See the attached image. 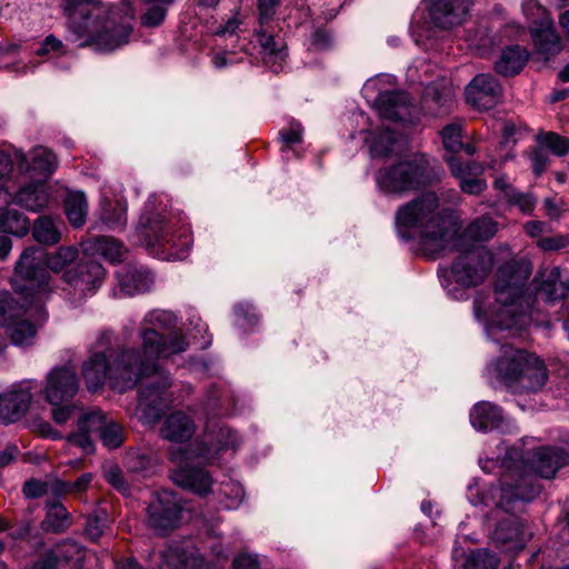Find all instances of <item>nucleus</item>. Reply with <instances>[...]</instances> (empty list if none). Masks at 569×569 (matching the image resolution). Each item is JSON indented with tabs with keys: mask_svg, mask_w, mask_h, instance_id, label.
<instances>
[{
	"mask_svg": "<svg viewBox=\"0 0 569 569\" xmlns=\"http://www.w3.org/2000/svg\"><path fill=\"white\" fill-rule=\"evenodd\" d=\"M176 325V317L167 310L149 312L141 328L142 355L139 360L152 376V382L144 386L139 393L137 415L144 423H154L163 409L172 401L167 392L170 386L166 371L157 365L159 359L169 358L186 351L188 343L180 335H171L164 338L160 330L170 329Z\"/></svg>",
	"mask_w": 569,
	"mask_h": 569,
	"instance_id": "obj_1",
	"label": "nucleus"
},
{
	"mask_svg": "<svg viewBox=\"0 0 569 569\" xmlns=\"http://www.w3.org/2000/svg\"><path fill=\"white\" fill-rule=\"evenodd\" d=\"M63 10L81 46L113 51L127 44L133 31L136 9L130 0L108 6L94 0H63Z\"/></svg>",
	"mask_w": 569,
	"mask_h": 569,
	"instance_id": "obj_2",
	"label": "nucleus"
},
{
	"mask_svg": "<svg viewBox=\"0 0 569 569\" xmlns=\"http://www.w3.org/2000/svg\"><path fill=\"white\" fill-rule=\"evenodd\" d=\"M397 226L408 238L418 237L433 252L460 248V224L452 211L441 209L435 192H426L402 204L396 212Z\"/></svg>",
	"mask_w": 569,
	"mask_h": 569,
	"instance_id": "obj_3",
	"label": "nucleus"
},
{
	"mask_svg": "<svg viewBox=\"0 0 569 569\" xmlns=\"http://www.w3.org/2000/svg\"><path fill=\"white\" fill-rule=\"evenodd\" d=\"M112 331L104 330L97 338V350L93 351L82 366V375L89 390H97L107 379L120 392L133 388L146 378L152 382V376L141 363L139 352L134 349H109L112 341Z\"/></svg>",
	"mask_w": 569,
	"mask_h": 569,
	"instance_id": "obj_4",
	"label": "nucleus"
},
{
	"mask_svg": "<svg viewBox=\"0 0 569 569\" xmlns=\"http://www.w3.org/2000/svg\"><path fill=\"white\" fill-rule=\"evenodd\" d=\"M540 492V487L533 478L527 473H517L515 471L506 473L499 487L490 489L489 498L496 505V512H505L495 528L492 539L497 545H510V549H521L528 539L527 532L519 519L511 512L517 509L521 502H528L535 499Z\"/></svg>",
	"mask_w": 569,
	"mask_h": 569,
	"instance_id": "obj_5",
	"label": "nucleus"
},
{
	"mask_svg": "<svg viewBox=\"0 0 569 569\" xmlns=\"http://www.w3.org/2000/svg\"><path fill=\"white\" fill-rule=\"evenodd\" d=\"M488 372L515 393L537 392L548 380L543 361L533 353L503 345Z\"/></svg>",
	"mask_w": 569,
	"mask_h": 569,
	"instance_id": "obj_6",
	"label": "nucleus"
},
{
	"mask_svg": "<svg viewBox=\"0 0 569 569\" xmlns=\"http://www.w3.org/2000/svg\"><path fill=\"white\" fill-rule=\"evenodd\" d=\"M146 248L150 254L167 261L187 258L192 244L189 227L177 217L154 213L151 202L140 218Z\"/></svg>",
	"mask_w": 569,
	"mask_h": 569,
	"instance_id": "obj_7",
	"label": "nucleus"
},
{
	"mask_svg": "<svg viewBox=\"0 0 569 569\" xmlns=\"http://www.w3.org/2000/svg\"><path fill=\"white\" fill-rule=\"evenodd\" d=\"M78 256L79 250L73 246H62L49 254L37 247L27 248L16 262L12 278L14 291H32L42 297V290L49 283V274L43 264L56 273L64 272Z\"/></svg>",
	"mask_w": 569,
	"mask_h": 569,
	"instance_id": "obj_8",
	"label": "nucleus"
},
{
	"mask_svg": "<svg viewBox=\"0 0 569 569\" xmlns=\"http://www.w3.org/2000/svg\"><path fill=\"white\" fill-rule=\"evenodd\" d=\"M14 292L18 295L16 299L9 296L0 298V322L7 328L13 345L28 347L34 343L38 328L47 315L41 296L32 291Z\"/></svg>",
	"mask_w": 569,
	"mask_h": 569,
	"instance_id": "obj_9",
	"label": "nucleus"
},
{
	"mask_svg": "<svg viewBox=\"0 0 569 569\" xmlns=\"http://www.w3.org/2000/svg\"><path fill=\"white\" fill-rule=\"evenodd\" d=\"M530 273L527 263L510 262L500 268L495 287L496 301L500 305L495 322L500 328L525 325V315L519 309Z\"/></svg>",
	"mask_w": 569,
	"mask_h": 569,
	"instance_id": "obj_10",
	"label": "nucleus"
},
{
	"mask_svg": "<svg viewBox=\"0 0 569 569\" xmlns=\"http://www.w3.org/2000/svg\"><path fill=\"white\" fill-rule=\"evenodd\" d=\"M436 174L426 154H413L408 159L380 168L376 173L378 189L386 194L405 196L430 184Z\"/></svg>",
	"mask_w": 569,
	"mask_h": 569,
	"instance_id": "obj_11",
	"label": "nucleus"
},
{
	"mask_svg": "<svg viewBox=\"0 0 569 569\" xmlns=\"http://www.w3.org/2000/svg\"><path fill=\"white\" fill-rule=\"evenodd\" d=\"M170 460L176 465L171 478L179 487L192 491L199 496H206L211 491L212 478L203 468L193 466L197 460L204 462L199 458L196 450L178 449L170 452Z\"/></svg>",
	"mask_w": 569,
	"mask_h": 569,
	"instance_id": "obj_12",
	"label": "nucleus"
},
{
	"mask_svg": "<svg viewBox=\"0 0 569 569\" xmlns=\"http://www.w3.org/2000/svg\"><path fill=\"white\" fill-rule=\"evenodd\" d=\"M104 279V268L93 260L81 261L62 274V280L68 286L76 302H81L94 296Z\"/></svg>",
	"mask_w": 569,
	"mask_h": 569,
	"instance_id": "obj_13",
	"label": "nucleus"
},
{
	"mask_svg": "<svg viewBox=\"0 0 569 569\" xmlns=\"http://www.w3.org/2000/svg\"><path fill=\"white\" fill-rule=\"evenodd\" d=\"M491 256L482 247H471L461 252L451 266V273L462 287H476L488 276Z\"/></svg>",
	"mask_w": 569,
	"mask_h": 569,
	"instance_id": "obj_14",
	"label": "nucleus"
},
{
	"mask_svg": "<svg viewBox=\"0 0 569 569\" xmlns=\"http://www.w3.org/2000/svg\"><path fill=\"white\" fill-rule=\"evenodd\" d=\"M522 11L530 21L529 29L536 47L543 53H556L560 49V39L553 29V21L537 0H526Z\"/></svg>",
	"mask_w": 569,
	"mask_h": 569,
	"instance_id": "obj_15",
	"label": "nucleus"
},
{
	"mask_svg": "<svg viewBox=\"0 0 569 569\" xmlns=\"http://www.w3.org/2000/svg\"><path fill=\"white\" fill-rule=\"evenodd\" d=\"M39 388L36 380H22L13 383L0 393V423L17 422L28 412L33 392Z\"/></svg>",
	"mask_w": 569,
	"mask_h": 569,
	"instance_id": "obj_16",
	"label": "nucleus"
},
{
	"mask_svg": "<svg viewBox=\"0 0 569 569\" xmlns=\"http://www.w3.org/2000/svg\"><path fill=\"white\" fill-rule=\"evenodd\" d=\"M181 506L177 496L169 490L156 492L148 507V523L158 532H166L177 527Z\"/></svg>",
	"mask_w": 569,
	"mask_h": 569,
	"instance_id": "obj_17",
	"label": "nucleus"
},
{
	"mask_svg": "<svg viewBox=\"0 0 569 569\" xmlns=\"http://www.w3.org/2000/svg\"><path fill=\"white\" fill-rule=\"evenodd\" d=\"M466 101L478 110L493 108L502 96L500 82L489 73L477 74L465 89Z\"/></svg>",
	"mask_w": 569,
	"mask_h": 569,
	"instance_id": "obj_18",
	"label": "nucleus"
},
{
	"mask_svg": "<svg viewBox=\"0 0 569 569\" xmlns=\"http://www.w3.org/2000/svg\"><path fill=\"white\" fill-rule=\"evenodd\" d=\"M79 381L74 369L61 367L52 369L47 376L44 397L48 402L58 406L76 396Z\"/></svg>",
	"mask_w": 569,
	"mask_h": 569,
	"instance_id": "obj_19",
	"label": "nucleus"
},
{
	"mask_svg": "<svg viewBox=\"0 0 569 569\" xmlns=\"http://www.w3.org/2000/svg\"><path fill=\"white\" fill-rule=\"evenodd\" d=\"M469 0H428L430 21L438 28L450 29L461 24L469 12Z\"/></svg>",
	"mask_w": 569,
	"mask_h": 569,
	"instance_id": "obj_20",
	"label": "nucleus"
},
{
	"mask_svg": "<svg viewBox=\"0 0 569 569\" xmlns=\"http://www.w3.org/2000/svg\"><path fill=\"white\" fill-rule=\"evenodd\" d=\"M82 559L81 548L66 541L46 552L30 569H81Z\"/></svg>",
	"mask_w": 569,
	"mask_h": 569,
	"instance_id": "obj_21",
	"label": "nucleus"
},
{
	"mask_svg": "<svg viewBox=\"0 0 569 569\" xmlns=\"http://www.w3.org/2000/svg\"><path fill=\"white\" fill-rule=\"evenodd\" d=\"M109 417L101 410H90L82 412L77 420V431L71 432L67 440L81 448L84 452L91 453L94 449L92 433L101 432Z\"/></svg>",
	"mask_w": 569,
	"mask_h": 569,
	"instance_id": "obj_22",
	"label": "nucleus"
},
{
	"mask_svg": "<svg viewBox=\"0 0 569 569\" xmlns=\"http://www.w3.org/2000/svg\"><path fill=\"white\" fill-rule=\"evenodd\" d=\"M378 114L383 119L406 121L411 116L409 97L402 91H386L379 93L375 101Z\"/></svg>",
	"mask_w": 569,
	"mask_h": 569,
	"instance_id": "obj_23",
	"label": "nucleus"
},
{
	"mask_svg": "<svg viewBox=\"0 0 569 569\" xmlns=\"http://www.w3.org/2000/svg\"><path fill=\"white\" fill-rule=\"evenodd\" d=\"M569 462V455L561 448L543 447L532 453L530 468L540 477L549 479Z\"/></svg>",
	"mask_w": 569,
	"mask_h": 569,
	"instance_id": "obj_24",
	"label": "nucleus"
},
{
	"mask_svg": "<svg viewBox=\"0 0 569 569\" xmlns=\"http://www.w3.org/2000/svg\"><path fill=\"white\" fill-rule=\"evenodd\" d=\"M17 157L19 159L20 169L32 172V177H37V180L40 181L48 178L57 168L56 156L43 147H36L31 151L30 162L22 152L17 153Z\"/></svg>",
	"mask_w": 569,
	"mask_h": 569,
	"instance_id": "obj_25",
	"label": "nucleus"
},
{
	"mask_svg": "<svg viewBox=\"0 0 569 569\" xmlns=\"http://www.w3.org/2000/svg\"><path fill=\"white\" fill-rule=\"evenodd\" d=\"M196 432L193 419L183 411H174L167 416L160 428L163 439L173 442H184L192 438Z\"/></svg>",
	"mask_w": 569,
	"mask_h": 569,
	"instance_id": "obj_26",
	"label": "nucleus"
},
{
	"mask_svg": "<svg viewBox=\"0 0 569 569\" xmlns=\"http://www.w3.org/2000/svg\"><path fill=\"white\" fill-rule=\"evenodd\" d=\"M118 278L121 290L130 296L149 291L154 280L149 270L133 267L122 268Z\"/></svg>",
	"mask_w": 569,
	"mask_h": 569,
	"instance_id": "obj_27",
	"label": "nucleus"
},
{
	"mask_svg": "<svg viewBox=\"0 0 569 569\" xmlns=\"http://www.w3.org/2000/svg\"><path fill=\"white\" fill-rule=\"evenodd\" d=\"M203 558L194 550L170 547L162 555L161 569H204Z\"/></svg>",
	"mask_w": 569,
	"mask_h": 569,
	"instance_id": "obj_28",
	"label": "nucleus"
},
{
	"mask_svg": "<svg viewBox=\"0 0 569 569\" xmlns=\"http://www.w3.org/2000/svg\"><path fill=\"white\" fill-rule=\"evenodd\" d=\"M502 420L501 409L488 401L476 403L470 411V422L478 431L498 428Z\"/></svg>",
	"mask_w": 569,
	"mask_h": 569,
	"instance_id": "obj_29",
	"label": "nucleus"
},
{
	"mask_svg": "<svg viewBox=\"0 0 569 569\" xmlns=\"http://www.w3.org/2000/svg\"><path fill=\"white\" fill-rule=\"evenodd\" d=\"M49 201V192L43 181L37 180L22 187L16 194L14 202L27 210L38 211Z\"/></svg>",
	"mask_w": 569,
	"mask_h": 569,
	"instance_id": "obj_30",
	"label": "nucleus"
},
{
	"mask_svg": "<svg viewBox=\"0 0 569 569\" xmlns=\"http://www.w3.org/2000/svg\"><path fill=\"white\" fill-rule=\"evenodd\" d=\"M528 60V52L519 46L503 49L499 59L495 62L496 71L505 77L519 73Z\"/></svg>",
	"mask_w": 569,
	"mask_h": 569,
	"instance_id": "obj_31",
	"label": "nucleus"
},
{
	"mask_svg": "<svg viewBox=\"0 0 569 569\" xmlns=\"http://www.w3.org/2000/svg\"><path fill=\"white\" fill-rule=\"evenodd\" d=\"M238 443L239 440L236 432H233L230 428L219 427L214 435V441L204 443L199 449V458H201L203 461H211L213 459V452L227 449L229 447L234 448L238 446Z\"/></svg>",
	"mask_w": 569,
	"mask_h": 569,
	"instance_id": "obj_32",
	"label": "nucleus"
},
{
	"mask_svg": "<svg viewBox=\"0 0 569 569\" xmlns=\"http://www.w3.org/2000/svg\"><path fill=\"white\" fill-rule=\"evenodd\" d=\"M366 143L373 158H385L393 151L396 136L388 128L378 131H369L366 137Z\"/></svg>",
	"mask_w": 569,
	"mask_h": 569,
	"instance_id": "obj_33",
	"label": "nucleus"
},
{
	"mask_svg": "<svg viewBox=\"0 0 569 569\" xmlns=\"http://www.w3.org/2000/svg\"><path fill=\"white\" fill-rule=\"evenodd\" d=\"M64 210L69 222L79 228L84 224L88 214V202L83 192L70 191L64 200Z\"/></svg>",
	"mask_w": 569,
	"mask_h": 569,
	"instance_id": "obj_34",
	"label": "nucleus"
},
{
	"mask_svg": "<svg viewBox=\"0 0 569 569\" xmlns=\"http://www.w3.org/2000/svg\"><path fill=\"white\" fill-rule=\"evenodd\" d=\"M61 223L50 217H40L34 221L32 236L41 244L53 246L61 239Z\"/></svg>",
	"mask_w": 569,
	"mask_h": 569,
	"instance_id": "obj_35",
	"label": "nucleus"
},
{
	"mask_svg": "<svg viewBox=\"0 0 569 569\" xmlns=\"http://www.w3.org/2000/svg\"><path fill=\"white\" fill-rule=\"evenodd\" d=\"M257 41L261 47V54L266 63L281 64L286 58L282 43L277 42L273 37L260 27L256 32Z\"/></svg>",
	"mask_w": 569,
	"mask_h": 569,
	"instance_id": "obj_36",
	"label": "nucleus"
},
{
	"mask_svg": "<svg viewBox=\"0 0 569 569\" xmlns=\"http://www.w3.org/2000/svg\"><path fill=\"white\" fill-rule=\"evenodd\" d=\"M101 220L109 228H120L127 223V206L122 199L114 202L103 197Z\"/></svg>",
	"mask_w": 569,
	"mask_h": 569,
	"instance_id": "obj_37",
	"label": "nucleus"
},
{
	"mask_svg": "<svg viewBox=\"0 0 569 569\" xmlns=\"http://www.w3.org/2000/svg\"><path fill=\"white\" fill-rule=\"evenodd\" d=\"M71 525L69 512L59 502L48 505L47 516L42 521V529L52 532H62Z\"/></svg>",
	"mask_w": 569,
	"mask_h": 569,
	"instance_id": "obj_38",
	"label": "nucleus"
},
{
	"mask_svg": "<svg viewBox=\"0 0 569 569\" xmlns=\"http://www.w3.org/2000/svg\"><path fill=\"white\" fill-rule=\"evenodd\" d=\"M29 227V220L14 209L0 213V232L23 237L28 233Z\"/></svg>",
	"mask_w": 569,
	"mask_h": 569,
	"instance_id": "obj_39",
	"label": "nucleus"
},
{
	"mask_svg": "<svg viewBox=\"0 0 569 569\" xmlns=\"http://www.w3.org/2000/svg\"><path fill=\"white\" fill-rule=\"evenodd\" d=\"M497 232V223L489 217H481L471 222L465 230L463 237L475 241H487Z\"/></svg>",
	"mask_w": 569,
	"mask_h": 569,
	"instance_id": "obj_40",
	"label": "nucleus"
},
{
	"mask_svg": "<svg viewBox=\"0 0 569 569\" xmlns=\"http://www.w3.org/2000/svg\"><path fill=\"white\" fill-rule=\"evenodd\" d=\"M499 559L487 549L472 550L467 555L461 569H498Z\"/></svg>",
	"mask_w": 569,
	"mask_h": 569,
	"instance_id": "obj_41",
	"label": "nucleus"
},
{
	"mask_svg": "<svg viewBox=\"0 0 569 569\" xmlns=\"http://www.w3.org/2000/svg\"><path fill=\"white\" fill-rule=\"evenodd\" d=\"M446 161L449 166L450 172L453 177L461 181L467 177H478L483 172V166L477 161H468L463 163L456 156H449L446 158Z\"/></svg>",
	"mask_w": 569,
	"mask_h": 569,
	"instance_id": "obj_42",
	"label": "nucleus"
},
{
	"mask_svg": "<svg viewBox=\"0 0 569 569\" xmlns=\"http://www.w3.org/2000/svg\"><path fill=\"white\" fill-rule=\"evenodd\" d=\"M93 249L111 262L120 261L126 252L121 242L109 237L97 238L93 242Z\"/></svg>",
	"mask_w": 569,
	"mask_h": 569,
	"instance_id": "obj_43",
	"label": "nucleus"
},
{
	"mask_svg": "<svg viewBox=\"0 0 569 569\" xmlns=\"http://www.w3.org/2000/svg\"><path fill=\"white\" fill-rule=\"evenodd\" d=\"M99 435L103 446L109 449H116L120 447L124 440L122 427L111 418L108 419L106 426Z\"/></svg>",
	"mask_w": 569,
	"mask_h": 569,
	"instance_id": "obj_44",
	"label": "nucleus"
},
{
	"mask_svg": "<svg viewBox=\"0 0 569 569\" xmlns=\"http://www.w3.org/2000/svg\"><path fill=\"white\" fill-rule=\"evenodd\" d=\"M442 144L449 152L457 153L462 150L461 124L450 123L441 130Z\"/></svg>",
	"mask_w": 569,
	"mask_h": 569,
	"instance_id": "obj_45",
	"label": "nucleus"
},
{
	"mask_svg": "<svg viewBox=\"0 0 569 569\" xmlns=\"http://www.w3.org/2000/svg\"><path fill=\"white\" fill-rule=\"evenodd\" d=\"M426 99H430L431 101L438 103L440 107L451 101L452 91L447 83H443L441 88H439L436 83L429 84L425 91Z\"/></svg>",
	"mask_w": 569,
	"mask_h": 569,
	"instance_id": "obj_46",
	"label": "nucleus"
},
{
	"mask_svg": "<svg viewBox=\"0 0 569 569\" xmlns=\"http://www.w3.org/2000/svg\"><path fill=\"white\" fill-rule=\"evenodd\" d=\"M541 143L557 156H565L569 152V139L553 132L546 133L541 138Z\"/></svg>",
	"mask_w": 569,
	"mask_h": 569,
	"instance_id": "obj_47",
	"label": "nucleus"
},
{
	"mask_svg": "<svg viewBox=\"0 0 569 569\" xmlns=\"http://www.w3.org/2000/svg\"><path fill=\"white\" fill-rule=\"evenodd\" d=\"M64 52L66 50L63 43L52 34L46 37L39 49L36 51V53L41 57H60L64 54Z\"/></svg>",
	"mask_w": 569,
	"mask_h": 569,
	"instance_id": "obj_48",
	"label": "nucleus"
},
{
	"mask_svg": "<svg viewBox=\"0 0 569 569\" xmlns=\"http://www.w3.org/2000/svg\"><path fill=\"white\" fill-rule=\"evenodd\" d=\"M536 244L542 251H556L569 246V236L541 237Z\"/></svg>",
	"mask_w": 569,
	"mask_h": 569,
	"instance_id": "obj_49",
	"label": "nucleus"
},
{
	"mask_svg": "<svg viewBox=\"0 0 569 569\" xmlns=\"http://www.w3.org/2000/svg\"><path fill=\"white\" fill-rule=\"evenodd\" d=\"M279 3L280 0H257L260 27H264L273 19Z\"/></svg>",
	"mask_w": 569,
	"mask_h": 569,
	"instance_id": "obj_50",
	"label": "nucleus"
},
{
	"mask_svg": "<svg viewBox=\"0 0 569 569\" xmlns=\"http://www.w3.org/2000/svg\"><path fill=\"white\" fill-rule=\"evenodd\" d=\"M22 492L28 499H36L49 493V482L37 479H30L24 482Z\"/></svg>",
	"mask_w": 569,
	"mask_h": 569,
	"instance_id": "obj_51",
	"label": "nucleus"
},
{
	"mask_svg": "<svg viewBox=\"0 0 569 569\" xmlns=\"http://www.w3.org/2000/svg\"><path fill=\"white\" fill-rule=\"evenodd\" d=\"M507 200L511 204L518 206L523 213H530L536 206L535 198H532L529 193H522L517 190L512 191Z\"/></svg>",
	"mask_w": 569,
	"mask_h": 569,
	"instance_id": "obj_52",
	"label": "nucleus"
},
{
	"mask_svg": "<svg viewBox=\"0 0 569 569\" xmlns=\"http://www.w3.org/2000/svg\"><path fill=\"white\" fill-rule=\"evenodd\" d=\"M487 188V182L478 177H467L460 181V189L468 194H480Z\"/></svg>",
	"mask_w": 569,
	"mask_h": 569,
	"instance_id": "obj_53",
	"label": "nucleus"
},
{
	"mask_svg": "<svg viewBox=\"0 0 569 569\" xmlns=\"http://www.w3.org/2000/svg\"><path fill=\"white\" fill-rule=\"evenodd\" d=\"M104 477H106V480L111 486H113L117 490H119L121 492H127L128 485L124 481L122 471L118 467L112 466V467L106 469Z\"/></svg>",
	"mask_w": 569,
	"mask_h": 569,
	"instance_id": "obj_54",
	"label": "nucleus"
},
{
	"mask_svg": "<svg viewBox=\"0 0 569 569\" xmlns=\"http://www.w3.org/2000/svg\"><path fill=\"white\" fill-rule=\"evenodd\" d=\"M530 159L535 174L541 176L549 166V156L542 149L538 148L531 152Z\"/></svg>",
	"mask_w": 569,
	"mask_h": 569,
	"instance_id": "obj_55",
	"label": "nucleus"
},
{
	"mask_svg": "<svg viewBox=\"0 0 569 569\" xmlns=\"http://www.w3.org/2000/svg\"><path fill=\"white\" fill-rule=\"evenodd\" d=\"M280 137L287 147H291L301 141L302 127L300 123L293 122L288 129L280 132Z\"/></svg>",
	"mask_w": 569,
	"mask_h": 569,
	"instance_id": "obj_56",
	"label": "nucleus"
},
{
	"mask_svg": "<svg viewBox=\"0 0 569 569\" xmlns=\"http://www.w3.org/2000/svg\"><path fill=\"white\" fill-rule=\"evenodd\" d=\"M13 166L9 154L0 152V193L7 188Z\"/></svg>",
	"mask_w": 569,
	"mask_h": 569,
	"instance_id": "obj_57",
	"label": "nucleus"
},
{
	"mask_svg": "<svg viewBox=\"0 0 569 569\" xmlns=\"http://www.w3.org/2000/svg\"><path fill=\"white\" fill-rule=\"evenodd\" d=\"M164 16L166 9L152 7L141 17V23L146 27H157L163 21Z\"/></svg>",
	"mask_w": 569,
	"mask_h": 569,
	"instance_id": "obj_58",
	"label": "nucleus"
},
{
	"mask_svg": "<svg viewBox=\"0 0 569 569\" xmlns=\"http://www.w3.org/2000/svg\"><path fill=\"white\" fill-rule=\"evenodd\" d=\"M566 292L567 287L562 282L553 283L552 287L549 283H545L540 289V293L545 295L546 299L549 301L563 298Z\"/></svg>",
	"mask_w": 569,
	"mask_h": 569,
	"instance_id": "obj_59",
	"label": "nucleus"
},
{
	"mask_svg": "<svg viewBox=\"0 0 569 569\" xmlns=\"http://www.w3.org/2000/svg\"><path fill=\"white\" fill-rule=\"evenodd\" d=\"M104 530V523L97 517H90L87 520L86 533L91 540H98Z\"/></svg>",
	"mask_w": 569,
	"mask_h": 569,
	"instance_id": "obj_60",
	"label": "nucleus"
},
{
	"mask_svg": "<svg viewBox=\"0 0 569 569\" xmlns=\"http://www.w3.org/2000/svg\"><path fill=\"white\" fill-rule=\"evenodd\" d=\"M77 411L76 406H63L59 405L52 410V419L58 425L66 423Z\"/></svg>",
	"mask_w": 569,
	"mask_h": 569,
	"instance_id": "obj_61",
	"label": "nucleus"
},
{
	"mask_svg": "<svg viewBox=\"0 0 569 569\" xmlns=\"http://www.w3.org/2000/svg\"><path fill=\"white\" fill-rule=\"evenodd\" d=\"M523 229L529 237L536 238L538 240L546 231L547 224L542 221L532 220L526 222Z\"/></svg>",
	"mask_w": 569,
	"mask_h": 569,
	"instance_id": "obj_62",
	"label": "nucleus"
},
{
	"mask_svg": "<svg viewBox=\"0 0 569 569\" xmlns=\"http://www.w3.org/2000/svg\"><path fill=\"white\" fill-rule=\"evenodd\" d=\"M233 569H260V566L256 557L242 555L234 559Z\"/></svg>",
	"mask_w": 569,
	"mask_h": 569,
	"instance_id": "obj_63",
	"label": "nucleus"
},
{
	"mask_svg": "<svg viewBox=\"0 0 569 569\" xmlns=\"http://www.w3.org/2000/svg\"><path fill=\"white\" fill-rule=\"evenodd\" d=\"M240 24H241L240 18L238 17V14H234L231 18H229L228 21L223 26H221L220 28L217 29L216 34H219V36L233 34L238 30Z\"/></svg>",
	"mask_w": 569,
	"mask_h": 569,
	"instance_id": "obj_64",
	"label": "nucleus"
}]
</instances>
